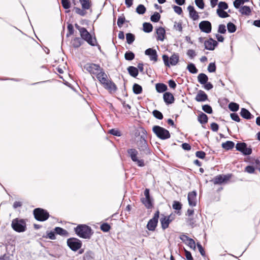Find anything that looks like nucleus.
Segmentation results:
<instances>
[{
  "instance_id": "f257e3e1",
  "label": "nucleus",
  "mask_w": 260,
  "mask_h": 260,
  "mask_svg": "<svg viewBox=\"0 0 260 260\" xmlns=\"http://www.w3.org/2000/svg\"><path fill=\"white\" fill-rule=\"evenodd\" d=\"M74 230L79 237L84 239H90L93 234L91 228L85 224H79Z\"/></svg>"
},
{
  "instance_id": "f03ea898",
  "label": "nucleus",
  "mask_w": 260,
  "mask_h": 260,
  "mask_svg": "<svg viewBox=\"0 0 260 260\" xmlns=\"http://www.w3.org/2000/svg\"><path fill=\"white\" fill-rule=\"evenodd\" d=\"M75 26L79 31L82 40H85L91 46H94L95 45L96 43L95 38H92L91 34L85 28L81 27L77 23L75 24Z\"/></svg>"
},
{
  "instance_id": "7ed1b4c3",
  "label": "nucleus",
  "mask_w": 260,
  "mask_h": 260,
  "mask_svg": "<svg viewBox=\"0 0 260 260\" xmlns=\"http://www.w3.org/2000/svg\"><path fill=\"white\" fill-rule=\"evenodd\" d=\"M136 141L137 148L139 149L142 156L144 155H149L151 153L144 135H141L138 137Z\"/></svg>"
},
{
  "instance_id": "20e7f679",
  "label": "nucleus",
  "mask_w": 260,
  "mask_h": 260,
  "mask_svg": "<svg viewBox=\"0 0 260 260\" xmlns=\"http://www.w3.org/2000/svg\"><path fill=\"white\" fill-rule=\"evenodd\" d=\"M128 156L138 167H143L145 166L144 160L138 157L139 152L135 148H130L127 150Z\"/></svg>"
},
{
  "instance_id": "39448f33",
  "label": "nucleus",
  "mask_w": 260,
  "mask_h": 260,
  "mask_svg": "<svg viewBox=\"0 0 260 260\" xmlns=\"http://www.w3.org/2000/svg\"><path fill=\"white\" fill-rule=\"evenodd\" d=\"M11 226L17 232L21 233L25 232L26 230V221L24 219L15 218L12 221Z\"/></svg>"
},
{
  "instance_id": "423d86ee",
  "label": "nucleus",
  "mask_w": 260,
  "mask_h": 260,
  "mask_svg": "<svg viewBox=\"0 0 260 260\" xmlns=\"http://www.w3.org/2000/svg\"><path fill=\"white\" fill-rule=\"evenodd\" d=\"M152 131L156 136L161 140H166L170 138L169 132L161 126L155 125L153 127Z\"/></svg>"
},
{
  "instance_id": "0eeeda50",
  "label": "nucleus",
  "mask_w": 260,
  "mask_h": 260,
  "mask_svg": "<svg viewBox=\"0 0 260 260\" xmlns=\"http://www.w3.org/2000/svg\"><path fill=\"white\" fill-rule=\"evenodd\" d=\"M35 219L40 221L46 220L49 217V213L45 210L38 208L33 212Z\"/></svg>"
},
{
  "instance_id": "6e6552de",
  "label": "nucleus",
  "mask_w": 260,
  "mask_h": 260,
  "mask_svg": "<svg viewBox=\"0 0 260 260\" xmlns=\"http://www.w3.org/2000/svg\"><path fill=\"white\" fill-rule=\"evenodd\" d=\"M179 58V55L176 53H174L170 58L167 55L164 54L162 55L164 64L168 67L176 65L178 62Z\"/></svg>"
},
{
  "instance_id": "1a4fd4ad",
  "label": "nucleus",
  "mask_w": 260,
  "mask_h": 260,
  "mask_svg": "<svg viewBox=\"0 0 260 260\" xmlns=\"http://www.w3.org/2000/svg\"><path fill=\"white\" fill-rule=\"evenodd\" d=\"M236 149L244 155H248L252 153V150L250 147H248L244 142H238L236 144Z\"/></svg>"
},
{
  "instance_id": "9d476101",
  "label": "nucleus",
  "mask_w": 260,
  "mask_h": 260,
  "mask_svg": "<svg viewBox=\"0 0 260 260\" xmlns=\"http://www.w3.org/2000/svg\"><path fill=\"white\" fill-rule=\"evenodd\" d=\"M84 69L86 70L90 74L96 75L100 71L102 68L99 64L91 63H87L84 66Z\"/></svg>"
},
{
  "instance_id": "9b49d317",
  "label": "nucleus",
  "mask_w": 260,
  "mask_h": 260,
  "mask_svg": "<svg viewBox=\"0 0 260 260\" xmlns=\"http://www.w3.org/2000/svg\"><path fill=\"white\" fill-rule=\"evenodd\" d=\"M144 194L145 197L141 198V202L147 208H151L152 207V200L150 196L149 189L146 188L144 190Z\"/></svg>"
},
{
  "instance_id": "f8f14e48",
  "label": "nucleus",
  "mask_w": 260,
  "mask_h": 260,
  "mask_svg": "<svg viewBox=\"0 0 260 260\" xmlns=\"http://www.w3.org/2000/svg\"><path fill=\"white\" fill-rule=\"evenodd\" d=\"M159 215V212L158 211H157L155 213L153 217L148 221L147 227L149 231H154L155 230L158 222Z\"/></svg>"
},
{
  "instance_id": "ddd939ff",
  "label": "nucleus",
  "mask_w": 260,
  "mask_h": 260,
  "mask_svg": "<svg viewBox=\"0 0 260 260\" xmlns=\"http://www.w3.org/2000/svg\"><path fill=\"white\" fill-rule=\"evenodd\" d=\"M199 27L200 30L208 34L211 31L212 25L209 21H201L199 24Z\"/></svg>"
},
{
  "instance_id": "4468645a",
  "label": "nucleus",
  "mask_w": 260,
  "mask_h": 260,
  "mask_svg": "<svg viewBox=\"0 0 260 260\" xmlns=\"http://www.w3.org/2000/svg\"><path fill=\"white\" fill-rule=\"evenodd\" d=\"M174 219V216L172 214L169 216H163L161 217L160 221L162 228L165 230L168 228L170 223Z\"/></svg>"
},
{
  "instance_id": "2eb2a0df",
  "label": "nucleus",
  "mask_w": 260,
  "mask_h": 260,
  "mask_svg": "<svg viewBox=\"0 0 260 260\" xmlns=\"http://www.w3.org/2000/svg\"><path fill=\"white\" fill-rule=\"evenodd\" d=\"M231 177V175H218L215 177L212 181L213 182L214 184H221L222 183L226 182Z\"/></svg>"
},
{
  "instance_id": "dca6fc26",
  "label": "nucleus",
  "mask_w": 260,
  "mask_h": 260,
  "mask_svg": "<svg viewBox=\"0 0 260 260\" xmlns=\"http://www.w3.org/2000/svg\"><path fill=\"white\" fill-rule=\"evenodd\" d=\"M187 200L189 205L191 207H194L197 205V192L192 191L188 193Z\"/></svg>"
},
{
  "instance_id": "f3484780",
  "label": "nucleus",
  "mask_w": 260,
  "mask_h": 260,
  "mask_svg": "<svg viewBox=\"0 0 260 260\" xmlns=\"http://www.w3.org/2000/svg\"><path fill=\"white\" fill-rule=\"evenodd\" d=\"M95 76L100 83L103 85L109 80L107 74L105 73L103 69L100 70Z\"/></svg>"
},
{
  "instance_id": "a211bd4d",
  "label": "nucleus",
  "mask_w": 260,
  "mask_h": 260,
  "mask_svg": "<svg viewBox=\"0 0 260 260\" xmlns=\"http://www.w3.org/2000/svg\"><path fill=\"white\" fill-rule=\"evenodd\" d=\"M217 45V42L212 38L206 40L204 42L205 48L208 50H213Z\"/></svg>"
},
{
  "instance_id": "6ab92c4d",
  "label": "nucleus",
  "mask_w": 260,
  "mask_h": 260,
  "mask_svg": "<svg viewBox=\"0 0 260 260\" xmlns=\"http://www.w3.org/2000/svg\"><path fill=\"white\" fill-rule=\"evenodd\" d=\"M145 54L149 56L151 60L154 61H156L157 60V54L156 51L155 49L148 48L145 50Z\"/></svg>"
},
{
  "instance_id": "aec40b11",
  "label": "nucleus",
  "mask_w": 260,
  "mask_h": 260,
  "mask_svg": "<svg viewBox=\"0 0 260 260\" xmlns=\"http://www.w3.org/2000/svg\"><path fill=\"white\" fill-rule=\"evenodd\" d=\"M104 87L109 90L110 93L115 92L117 90V87L114 83L108 80L104 85Z\"/></svg>"
},
{
  "instance_id": "412c9836",
  "label": "nucleus",
  "mask_w": 260,
  "mask_h": 260,
  "mask_svg": "<svg viewBox=\"0 0 260 260\" xmlns=\"http://www.w3.org/2000/svg\"><path fill=\"white\" fill-rule=\"evenodd\" d=\"M195 100L199 102H205L208 100V96L204 91L200 90L196 95Z\"/></svg>"
},
{
  "instance_id": "4be33fe9",
  "label": "nucleus",
  "mask_w": 260,
  "mask_h": 260,
  "mask_svg": "<svg viewBox=\"0 0 260 260\" xmlns=\"http://www.w3.org/2000/svg\"><path fill=\"white\" fill-rule=\"evenodd\" d=\"M189 11V16L193 20H197L199 19V16L198 13L195 10L194 7L191 5L187 7Z\"/></svg>"
},
{
  "instance_id": "5701e85b",
  "label": "nucleus",
  "mask_w": 260,
  "mask_h": 260,
  "mask_svg": "<svg viewBox=\"0 0 260 260\" xmlns=\"http://www.w3.org/2000/svg\"><path fill=\"white\" fill-rule=\"evenodd\" d=\"M164 102L167 104H171L174 102V98L173 95L169 92H165L163 95Z\"/></svg>"
},
{
  "instance_id": "b1692460",
  "label": "nucleus",
  "mask_w": 260,
  "mask_h": 260,
  "mask_svg": "<svg viewBox=\"0 0 260 260\" xmlns=\"http://www.w3.org/2000/svg\"><path fill=\"white\" fill-rule=\"evenodd\" d=\"M156 33L157 34V40L163 41L166 35L165 29L162 27H159L156 29Z\"/></svg>"
},
{
  "instance_id": "393cba45",
  "label": "nucleus",
  "mask_w": 260,
  "mask_h": 260,
  "mask_svg": "<svg viewBox=\"0 0 260 260\" xmlns=\"http://www.w3.org/2000/svg\"><path fill=\"white\" fill-rule=\"evenodd\" d=\"M179 238L183 243H184V244H196L193 239L188 237L185 235H181L179 236Z\"/></svg>"
},
{
  "instance_id": "a878e982",
  "label": "nucleus",
  "mask_w": 260,
  "mask_h": 260,
  "mask_svg": "<svg viewBox=\"0 0 260 260\" xmlns=\"http://www.w3.org/2000/svg\"><path fill=\"white\" fill-rule=\"evenodd\" d=\"M155 89L157 92L162 93L167 90V86L164 83H157L155 84Z\"/></svg>"
},
{
  "instance_id": "bb28decb",
  "label": "nucleus",
  "mask_w": 260,
  "mask_h": 260,
  "mask_svg": "<svg viewBox=\"0 0 260 260\" xmlns=\"http://www.w3.org/2000/svg\"><path fill=\"white\" fill-rule=\"evenodd\" d=\"M54 231L56 234L60 236L68 237L69 235V233L67 230L60 227H56L54 229Z\"/></svg>"
},
{
  "instance_id": "cd10ccee",
  "label": "nucleus",
  "mask_w": 260,
  "mask_h": 260,
  "mask_svg": "<svg viewBox=\"0 0 260 260\" xmlns=\"http://www.w3.org/2000/svg\"><path fill=\"white\" fill-rule=\"evenodd\" d=\"M208 80V76L204 73H200L198 76V80L201 84H206Z\"/></svg>"
},
{
  "instance_id": "c85d7f7f",
  "label": "nucleus",
  "mask_w": 260,
  "mask_h": 260,
  "mask_svg": "<svg viewBox=\"0 0 260 260\" xmlns=\"http://www.w3.org/2000/svg\"><path fill=\"white\" fill-rule=\"evenodd\" d=\"M241 116L246 119H250L251 118V114L249 111L245 108H242L240 112Z\"/></svg>"
},
{
  "instance_id": "c756f323",
  "label": "nucleus",
  "mask_w": 260,
  "mask_h": 260,
  "mask_svg": "<svg viewBox=\"0 0 260 260\" xmlns=\"http://www.w3.org/2000/svg\"><path fill=\"white\" fill-rule=\"evenodd\" d=\"M239 12L245 15H249L251 12V10L249 6H244L240 8Z\"/></svg>"
},
{
  "instance_id": "7c9ffc66",
  "label": "nucleus",
  "mask_w": 260,
  "mask_h": 260,
  "mask_svg": "<svg viewBox=\"0 0 260 260\" xmlns=\"http://www.w3.org/2000/svg\"><path fill=\"white\" fill-rule=\"evenodd\" d=\"M127 71L129 75L133 77H136L138 75V69L133 66H129L127 68Z\"/></svg>"
},
{
  "instance_id": "2f4dec72",
  "label": "nucleus",
  "mask_w": 260,
  "mask_h": 260,
  "mask_svg": "<svg viewBox=\"0 0 260 260\" xmlns=\"http://www.w3.org/2000/svg\"><path fill=\"white\" fill-rule=\"evenodd\" d=\"M73 46L75 48L79 47L83 43L82 39L77 37L75 38L71 42Z\"/></svg>"
},
{
  "instance_id": "473e14b6",
  "label": "nucleus",
  "mask_w": 260,
  "mask_h": 260,
  "mask_svg": "<svg viewBox=\"0 0 260 260\" xmlns=\"http://www.w3.org/2000/svg\"><path fill=\"white\" fill-rule=\"evenodd\" d=\"M235 144L233 142L231 141H228L225 143L222 144V147L227 150L232 149L234 148Z\"/></svg>"
},
{
  "instance_id": "72a5a7b5",
  "label": "nucleus",
  "mask_w": 260,
  "mask_h": 260,
  "mask_svg": "<svg viewBox=\"0 0 260 260\" xmlns=\"http://www.w3.org/2000/svg\"><path fill=\"white\" fill-rule=\"evenodd\" d=\"M198 119L200 123L202 124H205L208 121V117L205 113L201 112V113L198 116Z\"/></svg>"
},
{
  "instance_id": "f704fd0d",
  "label": "nucleus",
  "mask_w": 260,
  "mask_h": 260,
  "mask_svg": "<svg viewBox=\"0 0 260 260\" xmlns=\"http://www.w3.org/2000/svg\"><path fill=\"white\" fill-rule=\"evenodd\" d=\"M143 30L144 32L149 33L152 31L153 29L152 25L148 22H144L143 24Z\"/></svg>"
},
{
  "instance_id": "c9c22d12",
  "label": "nucleus",
  "mask_w": 260,
  "mask_h": 260,
  "mask_svg": "<svg viewBox=\"0 0 260 260\" xmlns=\"http://www.w3.org/2000/svg\"><path fill=\"white\" fill-rule=\"evenodd\" d=\"M68 247L74 251H76L79 249V253L83 252V249H81V245H68Z\"/></svg>"
},
{
  "instance_id": "e433bc0d",
  "label": "nucleus",
  "mask_w": 260,
  "mask_h": 260,
  "mask_svg": "<svg viewBox=\"0 0 260 260\" xmlns=\"http://www.w3.org/2000/svg\"><path fill=\"white\" fill-rule=\"evenodd\" d=\"M133 92L136 94H138L142 92V87L140 85L135 83L133 87Z\"/></svg>"
},
{
  "instance_id": "4c0bfd02",
  "label": "nucleus",
  "mask_w": 260,
  "mask_h": 260,
  "mask_svg": "<svg viewBox=\"0 0 260 260\" xmlns=\"http://www.w3.org/2000/svg\"><path fill=\"white\" fill-rule=\"evenodd\" d=\"M80 3L82 5V8L83 9L88 10L90 8L91 4L89 0H81Z\"/></svg>"
},
{
  "instance_id": "58836bf2",
  "label": "nucleus",
  "mask_w": 260,
  "mask_h": 260,
  "mask_svg": "<svg viewBox=\"0 0 260 260\" xmlns=\"http://www.w3.org/2000/svg\"><path fill=\"white\" fill-rule=\"evenodd\" d=\"M239 105L236 103L231 102L229 105V109L233 112H236L239 110Z\"/></svg>"
},
{
  "instance_id": "ea45409f",
  "label": "nucleus",
  "mask_w": 260,
  "mask_h": 260,
  "mask_svg": "<svg viewBox=\"0 0 260 260\" xmlns=\"http://www.w3.org/2000/svg\"><path fill=\"white\" fill-rule=\"evenodd\" d=\"M187 69L189 72L192 74H196L198 72V70L195 65L192 63H190L188 64Z\"/></svg>"
},
{
  "instance_id": "a19ab883",
  "label": "nucleus",
  "mask_w": 260,
  "mask_h": 260,
  "mask_svg": "<svg viewBox=\"0 0 260 260\" xmlns=\"http://www.w3.org/2000/svg\"><path fill=\"white\" fill-rule=\"evenodd\" d=\"M126 42L128 44H131L135 40V36L133 34L127 33L126 34Z\"/></svg>"
},
{
  "instance_id": "79ce46f5",
  "label": "nucleus",
  "mask_w": 260,
  "mask_h": 260,
  "mask_svg": "<svg viewBox=\"0 0 260 260\" xmlns=\"http://www.w3.org/2000/svg\"><path fill=\"white\" fill-rule=\"evenodd\" d=\"M124 57L127 60H132L135 58V54L130 51H127L124 54Z\"/></svg>"
},
{
  "instance_id": "37998d69",
  "label": "nucleus",
  "mask_w": 260,
  "mask_h": 260,
  "mask_svg": "<svg viewBox=\"0 0 260 260\" xmlns=\"http://www.w3.org/2000/svg\"><path fill=\"white\" fill-rule=\"evenodd\" d=\"M227 28H228V31L230 33H233V32H235L236 30V25L232 22H229L228 23Z\"/></svg>"
},
{
  "instance_id": "c03bdc74",
  "label": "nucleus",
  "mask_w": 260,
  "mask_h": 260,
  "mask_svg": "<svg viewBox=\"0 0 260 260\" xmlns=\"http://www.w3.org/2000/svg\"><path fill=\"white\" fill-rule=\"evenodd\" d=\"M146 11V8L143 5L140 4L136 8V12L139 14H143Z\"/></svg>"
},
{
  "instance_id": "a18cd8bd",
  "label": "nucleus",
  "mask_w": 260,
  "mask_h": 260,
  "mask_svg": "<svg viewBox=\"0 0 260 260\" xmlns=\"http://www.w3.org/2000/svg\"><path fill=\"white\" fill-rule=\"evenodd\" d=\"M160 18V14L158 13L155 12L151 16L150 18L152 22H158Z\"/></svg>"
},
{
  "instance_id": "49530a36",
  "label": "nucleus",
  "mask_w": 260,
  "mask_h": 260,
  "mask_svg": "<svg viewBox=\"0 0 260 260\" xmlns=\"http://www.w3.org/2000/svg\"><path fill=\"white\" fill-rule=\"evenodd\" d=\"M74 10L76 13L81 16H84L86 14V12L85 11L86 9H81L79 8L75 7Z\"/></svg>"
},
{
  "instance_id": "de8ad7c7",
  "label": "nucleus",
  "mask_w": 260,
  "mask_h": 260,
  "mask_svg": "<svg viewBox=\"0 0 260 260\" xmlns=\"http://www.w3.org/2000/svg\"><path fill=\"white\" fill-rule=\"evenodd\" d=\"M217 14L220 17L223 18H226L229 16V15L227 12L222 10H217Z\"/></svg>"
},
{
  "instance_id": "09e8293b",
  "label": "nucleus",
  "mask_w": 260,
  "mask_h": 260,
  "mask_svg": "<svg viewBox=\"0 0 260 260\" xmlns=\"http://www.w3.org/2000/svg\"><path fill=\"white\" fill-rule=\"evenodd\" d=\"M153 116L157 119L161 120L163 118L162 114L159 111L155 110L153 111Z\"/></svg>"
},
{
  "instance_id": "8fccbe9b",
  "label": "nucleus",
  "mask_w": 260,
  "mask_h": 260,
  "mask_svg": "<svg viewBox=\"0 0 260 260\" xmlns=\"http://www.w3.org/2000/svg\"><path fill=\"white\" fill-rule=\"evenodd\" d=\"M172 207L176 210H180L182 208V204L178 201H175L173 202Z\"/></svg>"
},
{
  "instance_id": "3c124183",
  "label": "nucleus",
  "mask_w": 260,
  "mask_h": 260,
  "mask_svg": "<svg viewBox=\"0 0 260 260\" xmlns=\"http://www.w3.org/2000/svg\"><path fill=\"white\" fill-rule=\"evenodd\" d=\"M218 8L217 10H226L228 8V5L227 3L224 2H220L218 3Z\"/></svg>"
},
{
  "instance_id": "603ef678",
  "label": "nucleus",
  "mask_w": 260,
  "mask_h": 260,
  "mask_svg": "<svg viewBox=\"0 0 260 260\" xmlns=\"http://www.w3.org/2000/svg\"><path fill=\"white\" fill-rule=\"evenodd\" d=\"M67 244H81V242L77 238H71L68 239Z\"/></svg>"
},
{
  "instance_id": "864d4df0",
  "label": "nucleus",
  "mask_w": 260,
  "mask_h": 260,
  "mask_svg": "<svg viewBox=\"0 0 260 260\" xmlns=\"http://www.w3.org/2000/svg\"><path fill=\"white\" fill-rule=\"evenodd\" d=\"M203 110L208 114H211L212 113V109L209 105H205L202 106Z\"/></svg>"
},
{
  "instance_id": "5fc2aeb1",
  "label": "nucleus",
  "mask_w": 260,
  "mask_h": 260,
  "mask_svg": "<svg viewBox=\"0 0 260 260\" xmlns=\"http://www.w3.org/2000/svg\"><path fill=\"white\" fill-rule=\"evenodd\" d=\"M61 4L65 9H69L71 7V3L69 0H61Z\"/></svg>"
},
{
  "instance_id": "6e6d98bb",
  "label": "nucleus",
  "mask_w": 260,
  "mask_h": 260,
  "mask_svg": "<svg viewBox=\"0 0 260 260\" xmlns=\"http://www.w3.org/2000/svg\"><path fill=\"white\" fill-rule=\"evenodd\" d=\"M196 6L201 9L204 8V3L203 0H195L194 1Z\"/></svg>"
},
{
  "instance_id": "4d7b16f0",
  "label": "nucleus",
  "mask_w": 260,
  "mask_h": 260,
  "mask_svg": "<svg viewBox=\"0 0 260 260\" xmlns=\"http://www.w3.org/2000/svg\"><path fill=\"white\" fill-rule=\"evenodd\" d=\"M174 28L180 32L182 31V27L181 22H177L175 21L174 24Z\"/></svg>"
},
{
  "instance_id": "13d9d810",
  "label": "nucleus",
  "mask_w": 260,
  "mask_h": 260,
  "mask_svg": "<svg viewBox=\"0 0 260 260\" xmlns=\"http://www.w3.org/2000/svg\"><path fill=\"white\" fill-rule=\"evenodd\" d=\"M208 71L210 73H213L215 72L216 71V66L215 63L214 62H211L209 63L208 67Z\"/></svg>"
},
{
  "instance_id": "bf43d9fd",
  "label": "nucleus",
  "mask_w": 260,
  "mask_h": 260,
  "mask_svg": "<svg viewBox=\"0 0 260 260\" xmlns=\"http://www.w3.org/2000/svg\"><path fill=\"white\" fill-rule=\"evenodd\" d=\"M67 28L68 30V33L67 34V37H69L70 35H72L74 34V27L72 24H68L67 26Z\"/></svg>"
},
{
  "instance_id": "052dcab7",
  "label": "nucleus",
  "mask_w": 260,
  "mask_h": 260,
  "mask_svg": "<svg viewBox=\"0 0 260 260\" xmlns=\"http://www.w3.org/2000/svg\"><path fill=\"white\" fill-rule=\"evenodd\" d=\"M125 20L124 16H120L117 19V25L119 27H121Z\"/></svg>"
},
{
  "instance_id": "680f3d73",
  "label": "nucleus",
  "mask_w": 260,
  "mask_h": 260,
  "mask_svg": "<svg viewBox=\"0 0 260 260\" xmlns=\"http://www.w3.org/2000/svg\"><path fill=\"white\" fill-rule=\"evenodd\" d=\"M101 229L103 232H107L110 229V226L107 223H103L101 226Z\"/></svg>"
},
{
  "instance_id": "e2e57ef3",
  "label": "nucleus",
  "mask_w": 260,
  "mask_h": 260,
  "mask_svg": "<svg viewBox=\"0 0 260 260\" xmlns=\"http://www.w3.org/2000/svg\"><path fill=\"white\" fill-rule=\"evenodd\" d=\"M109 133L112 135L119 137L121 135V133L118 129H111L109 131Z\"/></svg>"
},
{
  "instance_id": "0e129e2a",
  "label": "nucleus",
  "mask_w": 260,
  "mask_h": 260,
  "mask_svg": "<svg viewBox=\"0 0 260 260\" xmlns=\"http://www.w3.org/2000/svg\"><path fill=\"white\" fill-rule=\"evenodd\" d=\"M196 155L199 158L203 159L205 157L206 153L203 151H198L196 152Z\"/></svg>"
},
{
  "instance_id": "69168bd1",
  "label": "nucleus",
  "mask_w": 260,
  "mask_h": 260,
  "mask_svg": "<svg viewBox=\"0 0 260 260\" xmlns=\"http://www.w3.org/2000/svg\"><path fill=\"white\" fill-rule=\"evenodd\" d=\"M230 116L232 120H233L236 122L240 121V118L237 113H231L230 114Z\"/></svg>"
},
{
  "instance_id": "338daca9",
  "label": "nucleus",
  "mask_w": 260,
  "mask_h": 260,
  "mask_svg": "<svg viewBox=\"0 0 260 260\" xmlns=\"http://www.w3.org/2000/svg\"><path fill=\"white\" fill-rule=\"evenodd\" d=\"M226 27L224 24H220L218 26V32L220 34H225L226 32Z\"/></svg>"
},
{
  "instance_id": "774afa93",
  "label": "nucleus",
  "mask_w": 260,
  "mask_h": 260,
  "mask_svg": "<svg viewBox=\"0 0 260 260\" xmlns=\"http://www.w3.org/2000/svg\"><path fill=\"white\" fill-rule=\"evenodd\" d=\"M245 171L249 174H252L254 172L255 169L252 166H248L245 168Z\"/></svg>"
}]
</instances>
